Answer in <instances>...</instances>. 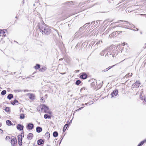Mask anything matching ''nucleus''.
Segmentation results:
<instances>
[{"label": "nucleus", "mask_w": 146, "mask_h": 146, "mask_svg": "<svg viewBox=\"0 0 146 146\" xmlns=\"http://www.w3.org/2000/svg\"><path fill=\"white\" fill-rule=\"evenodd\" d=\"M108 57H115L118 54L117 49L114 46H111L107 48Z\"/></svg>", "instance_id": "nucleus-1"}, {"label": "nucleus", "mask_w": 146, "mask_h": 146, "mask_svg": "<svg viewBox=\"0 0 146 146\" xmlns=\"http://www.w3.org/2000/svg\"><path fill=\"white\" fill-rule=\"evenodd\" d=\"M39 30L43 34L48 35L50 34L51 30L47 25L44 23L39 24L38 25Z\"/></svg>", "instance_id": "nucleus-2"}, {"label": "nucleus", "mask_w": 146, "mask_h": 146, "mask_svg": "<svg viewBox=\"0 0 146 146\" xmlns=\"http://www.w3.org/2000/svg\"><path fill=\"white\" fill-rule=\"evenodd\" d=\"M11 141L12 146H15L17 143V141L16 139L14 136H12L11 138Z\"/></svg>", "instance_id": "nucleus-3"}, {"label": "nucleus", "mask_w": 146, "mask_h": 146, "mask_svg": "<svg viewBox=\"0 0 146 146\" xmlns=\"http://www.w3.org/2000/svg\"><path fill=\"white\" fill-rule=\"evenodd\" d=\"M120 22H122L123 23H122L121 24V25H125L122 26H124V27H126L127 28V27H129V26L128 24H129V25H131V24H130V23L127 21L122 20L119 21L118 22H115V23H120Z\"/></svg>", "instance_id": "nucleus-4"}, {"label": "nucleus", "mask_w": 146, "mask_h": 146, "mask_svg": "<svg viewBox=\"0 0 146 146\" xmlns=\"http://www.w3.org/2000/svg\"><path fill=\"white\" fill-rule=\"evenodd\" d=\"M41 110H44V111L45 113L46 112V111L49 110V108L44 104H42L41 105Z\"/></svg>", "instance_id": "nucleus-5"}, {"label": "nucleus", "mask_w": 146, "mask_h": 146, "mask_svg": "<svg viewBox=\"0 0 146 146\" xmlns=\"http://www.w3.org/2000/svg\"><path fill=\"white\" fill-rule=\"evenodd\" d=\"M6 31L7 30L5 29H0V35H1L3 37H5L6 36L5 33Z\"/></svg>", "instance_id": "nucleus-6"}, {"label": "nucleus", "mask_w": 146, "mask_h": 146, "mask_svg": "<svg viewBox=\"0 0 146 146\" xmlns=\"http://www.w3.org/2000/svg\"><path fill=\"white\" fill-rule=\"evenodd\" d=\"M141 84L140 82L139 81H136L135 83H134V84L132 85V86L133 87V88H138L139 85Z\"/></svg>", "instance_id": "nucleus-7"}, {"label": "nucleus", "mask_w": 146, "mask_h": 146, "mask_svg": "<svg viewBox=\"0 0 146 146\" xmlns=\"http://www.w3.org/2000/svg\"><path fill=\"white\" fill-rule=\"evenodd\" d=\"M107 48L105 49L104 50H103L100 53V55L101 56H104L105 55V57H108V54H107Z\"/></svg>", "instance_id": "nucleus-8"}, {"label": "nucleus", "mask_w": 146, "mask_h": 146, "mask_svg": "<svg viewBox=\"0 0 146 146\" xmlns=\"http://www.w3.org/2000/svg\"><path fill=\"white\" fill-rule=\"evenodd\" d=\"M118 94V91L117 90H115L113 91L111 94V95L112 97H114L115 96H117V95Z\"/></svg>", "instance_id": "nucleus-9"}, {"label": "nucleus", "mask_w": 146, "mask_h": 146, "mask_svg": "<svg viewBox=\"0 0 146 146\" xmlns=\"http://www.w3.org/2000/svg\"><path fill=\"white\" fill-rule=\"evenodd\" d=\"M27 128L29 130H32L34 127L33 124L30 123H29L27 125Z\"/></svg>", "instance_id": "nucleus-10"}, {"label": "nucleus", "mask_w": 146, "mask_h": 146, "mask_svg": "<svg viewBox=\"0 0 146 146\" xmlns=\"http://www.w3.org/2000/svg\"><path fill=\"white\" fill-rule=\"evenodd\" d=\"M33 134L32 133H30L28 135H27V139L28 140H30L32 139L33 137Z\"/></svg>", "instance_id": "nucleus-11"}, {"label": "nucleus", "mask_w": 146, "mask_h": 146, "mask_svg": "<svg viewBox=\"0 0 146 146\" xmlns=\"http://www.w3.org/2000/svg\"><path fill=\"white\" fill-rule=\"evenodd\" d=\"M23 127L24 126L23 125L20 124H18L17 127V129L21 131L23 130Z\"/></svg>", "instance_id": "nucleus-12"}, {"label": "nucleus", "mask_w": 146, "mask_h": 146, "mask_svg": "<svg viewBox=\"0 0 146 146\" xmlns=\"http://www.w3.org/2000/svg\"><path fill=\"white\" fill-rule=\"evenodd\" d=\"M44 141L42 139H39L37 141V144L38 145H40L44 143Z\"/></svg>", "instance_id": "nucleus-13"}, {"label": "nucleus", "mask_w": 146, "mask_h": 146, "mask_svg": "<svg viewBox=\"0 0 146 146\" xmlns=\"http://www.w3.org/2000/svg\"><path fill=\"white\" fill-rule=\"evenodd\" d=\"M82 35L81 33L78 31L75 33V34L74 37L76 38H78L81 35Z\"/></svg>", "instance_id": "nucleus-14"}, {"label": "nucleus", "mask_w": 146, "mask_h": 146, "mask_svg": "<svg viewBox=\"0 0 146 146\" xmlns=\"http://www.w3.org/2000/svg\"><path fill=\"white\" fill-rule=\"evenodd\" d=\"M80 91L82 93H85L88 92V89L86 87H83L80 89Z\"/></svg>", "instance_id": "nucleus-15"}, {"label": "nucleus", "mask_w": 146, "mask_h": 146, "mask_svg": "<svg viewBox=\"0 0 146 146\" xmlns=\"http://www.w3.org/2000/svg\"><path fill=\"white\" fill-rule=\"evenodd\" d=\"M84 30H85V29L84 28V27H82L80 28L78 31L80 32V33H81V34L82 35V34L85 32V31H84Z\"/></svg>", "instance_id": "nucleus-16"}, {"label": "nucleus", "mask_w": 146, "mask_h": 146, "mask_svg": "<svg viewBox=\"0 0 146 146\" xmlns=\"http://www.w3.org/2000/svg\"><path fill=\"white\" fill-rule=\"evenodd\" d=\"M19 104L18 101L16 100H14L13 102H11V104L13 105H17Z\"/></svg>", "instance_id": "nucleus-17"}, {"label": "nucleus", "mask_w": 146, "mask_h": 146, "mask_svg": "<svg viewBox=\"0 0 146 146\" xmlns=\"http://www.w3.org/2000/svg\"><path fill=\"white\" fill-rule=\"evenodd\" d=\"M87 76L86 74L84 73L80 76V77L81 78L85 79L87 78Z\"/></svg>", "instance_id": "nucleus-18"}, {"label": "nucleus", "mask_w": 146, "mask_h": 146, "mask_svg": "<svg viewBox=\"0 0 146 146\" xmlns=\"http://www.w3.org/2000/svg\"><path fill=\"white\" fill-rule=\"evenodd\" d=\"M42 130V128L40 127H36V131L38 133H39L41 132Z\"/></svg>", "instance_id": "nucleus-19"}, {"label": "nucleus", "mask_w": 146, "mask_h": 146, "mask_svg": "<svg viewBox=\"0 0 146 146\" xmlns=\"http://www.w3.org/2000/svg\"><path fill=\"white\" fill-rule=\"evenodd\" d=\"M50 133L48 132H46L45 134V137L47 139H49L50 137Z\"/></svg>", "instance_id": "nucleus-20"}, {"label": "nucleus", "mask_w": 146, "mask_h": 146, "mask_svg": "<svg viewBox=\"0 0 146 146\" xmlns=\"http://www.w3.org/2000/svg\"><path fill=\"white\" fill-rule=\"evenodd\" d=\"M119 6L120 7V8H122V9H124L126 7V4L125 3H124L120 5Z\"/></svg>", "instance_id": "nucleus-21"}, {"label": "nucleus", "mask_w": 146, "mask_h": 146, "mask_svg": "<svg viewBox=\"0 0 146 146\" xmlns=\"http://www.w3.org/2000/svg\"><path fill=\"white\" fill-rule=\"evenodd\" d=\"M6 123L8 125H13V123L9 120H7L6 121Z\"/></svg>", "instance_id": "nucleus-22"}, {"label": "nucleus", "mask_w": 146, "mask_h": 146, "mask_svg": "<svg viewBox=\"0 0 146 146\" xmlns=\"http://www.w3.org/2000/svg\"><path fill=\"white\" fill-rule=\"evenodd\" d=\"M51 116V115H49L47 114H44V117L45 119H50Z\"/></svg>", "instance_id": "nucleus-23"}, {"label": "nucleus", "mask_w": 146, "mask_h": 146, "mask_svg": "<svg viewBox=\"0 0 146 146\" xmlns=\"http://www.w3.org/2000/svg\"><path fill=\"white\" fill-rule=\"evenodd\" d=\"M13 98V94H9L7 96V98L9 100H11Z\"/></svg>", "instance_id": "nucleus-24"}, {"label": "nucleus", "mask_w": 146, "mask_h": 146, "mask_svg": "<svg viewBox=\"0 0 146 146\" xmlns=\"http://www.w3.org/2000/svg\"><path fill=\"white\" fill-rule=\"evenodd\" d=\"M58 133L57 131H55L53 133V136L54 137H56L58 136Z\"/></svg>", "instance_id": "nucleus-25"}, {"label": "nucleus", "mask_w": 146, "mask_h": 146, "mask_svg": "<svg viewBox=\"0 0 146 146\" xmlns=\"http://www.w3.org/2000/svg\"><path fill=\"white\" fill-rule=\"evenodd\" d=\"M69 126V125L68 124H66L64 127L63 129V132H65L66 129L68 126Z\"/></svg>", "instance_id": "nucleus-26"}, {"label": "nucleus", "mask_w": 146, "mask_h": 146, "mask_svg": "<svg viewBox=\"0 0 146 146\" xmlns=\"http://www.w3.org/2000/svg\"><path fill=\"white\" fill-rule=\"evenodd\" d=\"M29 98L31 100L34 99L35 96L33 94H30L29 96Z\"/></svg>", "instance_id": "nucleus-27"}, {"label": "nucleus", "mask_w": 146, "mask_h": 146, "mask_svg": "<svg viewBox=\"0 0 146 146\" xmlns=\"http://www.w3.org/2000/svg\"><path fill=\"white\" fill-rule=\"evenodd\" d=\"M80 44L78 43V44L76 46L75 49L76 50L80 49Z\"/></svg>", "instance_id": "nucleus-28"}, {"label": "nucleus", "mask_w": 146, "mask_h": 146, "mask_svg": "<svg viewBox=\"0 0 146 146\" xmlns=\"http://www.w3.org/2000/svg\"><path fill=\"white\" fill-rule=\"evenodd\" d=\"M46 67H42V68H41L40 69V71L41 72H43L46 70Z\"/></svg>", "instance_id": "nucleus-29"}, {"label": "nucleus", "mask_w": 146, "mask_h": 146, "mask_svg": "<svg viewBox=\"0 0 146 146\" xmlns=\"http://www.w3.org/2000/svg\"><path fill=\"white\" fill-rule=\"evenodd\" d=\"M86 97V95H84V96H82L80 97H79L78 98V100H82L83 98H85Z\"/></svg>", "instance_id": "nucleus-30"}, {"label": "nucleus", "mask_w": 146, "mask_h": 146, "mask_svg": "<svg viewBox=\"0 0 146 146\" xmlns=\"http://www.w3.org/2000/svg\"><path fill=\"white\" fill-rule=\"evenodd\" d=\"M22 138H21L20 140L18 141V144L19 146H21L22 145Z\"/></svg>", "instance_id": "nucleus-31"}, {"label": "nucleus", "mask_w": 146, "mask_h": 146, "mask_svg": "<svg viewBox=\"0 0 146 146\" xmlns=\"http://www.w3.org/2000/svg\"><path fill=\"white\" fill-rule=\"evenodd\" d=\"M40 67V65L39 64H37L36 66H35V68L36 69H38Z\"/></svg>", "instance_id": "nucleus-32"}, {"label": "nucleus", "mask_w": 146, "mask_h": 146, "mask_svg": "<svg viewBox=\"0 0 146 146\" xmlns=\"http://www.w3.org/2000/svg\"><path fill=\"white\" fill-rule=\"evenodd\" d=\"M20 118L21 119H24L25 118V116L24 114H21L20 115Z\"/></svg>", "instance_id": "nucleus-33"}, {"label": "nucleus", "mask_w": 146, "mask_h": 146, "mask_svg": "<svg viewBox=\"0 0 146 146\" xmlns=\"http://www.w3.org/2000/svg\"><path fill=\"white\" fill-rule=\"evenodd\" d=\"M99 44H100V41L98 42L95 45V48L94 49H96L98 48V45Z\"/></svg>", "instance_id": "nucleus-34"}, {"label": "nucleus", "mask_w": 146, "mask_h": 146, "mask_svg": "<svg viewBox=\"0 0 146 146\" xmlns=\"http://www.w3.org/2000/svg\"><path fill=\"white\" fill-rule=\"evenodd\" d=\"M6 91L5 90H3L1 92V94L2 95H4L6 94Z\"/></svg>", "instance_id": "nucleus-35"}, {"label": "nucleus", "mask_w": 146, "mask_h": 146, "mask_svg": "<svg viewBox=\"0 0 146 146\" xmlns=\"http://www.w3.org/2000/svg\"><path fill=\"white\" fill-rule=\"evenodd\" d=\"M121 27L123 28H126L127 29H129V28H127L126 27H124V26L123 27L122 26H119V25L115 26L113 27V28H115L116 27Z\"/></svg>", "instance_id": "nucleus-36"}, {"label": "nucleus", "mask_w": 146, "mask_h": 146, "mask_svg": "<svg viewBox=\"0 0 146 146\" xmlns=\"http://www.w3.org/2000/svg\"><path fill=\"white\" fill-rule=\"evenodd\" d=\"M80 83H81L80 80H77V81H76L75 84L76 85H78L80 84Z\"/></svg>", "instance_id": "nucleus-37"}, {"label": "nucleus", "mask_w": 146, "mask_h": 146, "mask_svg": "<svg viewBox=\"0 0 146 146\" xmlns=\"http://www.w3.org/2000/svg\"><path fill=\"white\" fill-rule=\"evenodd\" d=\"M115 32H113L111 35H109V37H113L114 35L115 36Z\"/></svg>", "instance_id": "nucleus-38"}, {"label": "nucleus", "mask_w": 146, "mask_h": 146, "mask_svg": "<svg viewBox=\"0 0 146 146\" xmlns=\"http://www.w3.org/2000/svg\"><path fill=\"white\" fill-rule=\"evenodd\" d=\"M5 111L7 112H8L10 110V108H9V107H6L5 108Z\"/></svg>", "instance_id": "nucleus-39"}, {"label": "nucleus", "mask_w": 146, "mask_h": 146, "mask_svg": "<svg viewBox=\"0 0 146 146\" xmlns=\"http://www.w3.org/2000/svg\"><path fill=\"white\" fill-rule=\"evenodd\" d=\"M130 24H131V25L130 24H128V25H129V27H130V28H135V26L133 25L132 24H131V23H130Z\"/></svg>", "instance_id": "nucleus-40"}, {"label": "nucleus", "mask_w": 146, "mask_h": 146, "mask_svg": "<svg viewBox=\"0 0 146 146\" xmlns=\"http://www.w3.org/2000/svg\"><path fill=\"white\" fill-rule=\"evenodd\" d=\"M24 137V136H23V137ZM23 137L22 135H19L18 136V140H20V139H21V138H22V137Z\"/></svg>", "instance_id": "nucleus-41"}, {"label": "nucleus", "mask_w": 146, "mask_h": 146, "mask_svg": "<svg viewBox=\"0 0 146 146\" xmlns=\"http://www.w3.org/2000/svg\"><path fill=\"white\" fill-rule=\"evenodd\" d=\"M117 64H115L114 65H113V66H109L108 68H107L108 70H109L111 68H112L113 66H115Z\"/></svg>", "instance_id": "nucleus-42"}, {"label": "nucleus", "mask_w": 146, "mask_h": 146, "mask_svg": "<svg viewBox=\"0 0 146 146\" xmlns=\"http://www.w3.org/2000/svg\"><path fill=\"white\" fill-rule=\"evenodd\" d=\"M146 141V139L144 140L143 141H141L140 143L142 145H143V144Z\"/></svg>", "instance_id": "nucleus-43"}, {"label": "nucleus", "mask_w": 146, "mask_h": 146, "mask_svg": "<svg viewBox=\"0 0 146 146\" xmlns=\"http://www.w3.org/2000/svg\"><path fill=\"white\" fill-rule=\"evenodd\" d=\"M95 43V42L92 41L90 44L91 45H92V48L93 47H94L93 45H94V44Z\"/></svg>", "instance_id": "nucleus-44"}, {"label": "nucleus", "mask_w": 146, "mask_h": 146, "mask_svg": "<svg viewBox=\"0 0 146 146\" xmlns=\"http://www.w3.org/2000/svg\"><path fill=\"white\" fill-rule=\"evenodd\" d=\"M90 24V23H87L85 24L84 26H83L82 27H84V28L85 29V27L89 24Z\"/></svg>", "instance_id": "nucleus-45"}, {"label": "nucleus", "mask_w": 146, "mask_h": 146, "mask_svg": "<svg viewBox=\"0 0 146 146\" xmlns=\"http://www.w3.org/2000/svg\"><path fill=\"white\" fill-rule=\"evenodd\" d=\"M40 100L42 102H44L45 100H44V98L43 97H42L41 98Z\"/></svg>", "instance_id": "nucleus-46"}, {"label": "nucleus", "mask_w": 146, "mask_h": 146, "mask_svg": "<svg viewBox=\"0 0 146 146\" xmlns=\"http://www.w3.org/2000/svg\"><path fill=\"white\" fill-rule=\"evenodd\" d=\"M122 32V31H116L115 33V34L116 33L118 34H120V33H121Z\"/></svg>", "instance_id": "nucleus-47"}, {"label": "nucleus", "mask_w": 146, "mask_h": 146, "mask_svg": "<svg viewBox=\"0 0 146 146\" xmlns=\"http://www.w3.org/2000/svg\"><path fill=\"white\" fill-rule=\"evenodd\" d=\"M130 30H132L133 31H137L139 30V29L137 28H136V29H130Z\"/></svg>", "instance_id": "nucleus-48"}, {"label": "nucleus", "mask_w": 146, "mask_h": 146, "mask_svg": "<svg viewBox=\"0 0 146 146\" xmlns=\"http://www.w3.org/2000/svg\"><path fill=\"white\" fill-rule=\"evenodd\" d=\"M45 113H48L50 114H51L52 113V112L50 111H47Z\"/></svg>", "instance_id": "nucleus-49"}, {"label": "nucleus", "mask_w": 146, "mask_h": 146, "mask_svg": "<svg viewBox=\"0 0 146 146\" xmlns=\"http://www.w3.org/2000/svg\"><path fill=\"white\" fill-rule=\"evenodd\" d=\"M83 108H84L83 107H81L80 108H79L78 109L76 110V111H78L79 110H82V109H83Z\"/></svg>", "instance_id": "nucleus-50"}, {"label": "nucleus", "mask_w": 146, "mask_h": 146, "mask_svg": "<svg viewBox=\"0 0 146 146\" xmlns=\"http://www.w3.org/2000/svg\"><path fill=\"white\" fill-rule=\"evenodd\" d=\"M11 139V138L9 136H7L6 137L5 139L6 140Z\"/></svg>", "instance_id": "nucleus-51"}, {"label": "nucleus", "mask_w": 146, "mask_h": 146, "mask_svg": "<svg viewBox=\"0 0 146 146\" xmlns=\"http://www.w3.org/2000/svg\"><path fill=\"white\" fill-rule=\"evenodd\" d=\"M130 73H129L127 74L125 76V77H126L127 78V77H128L129 76Z\"/></svg>", "instance_id": "nucleus-52"}, {"label": "nucleus", "mask_w": 146, "mask_h": 146, "mask_svg": "<svg viewBox=\"0 0 146 146\" xmlns=\"http://www.w3.org/2000/svg\"><path fill=\"white\" fill-rule=\"evenodd\" d=\"M93 104V103H90V102H88V103H85V105H86L87 106V105H88V104H89V105H91V104Z\"/></svg>", "instance_id": "nucleus-53"}, {"label": "nucleus", "mask_w": 146, "mask_h": 146, "mask_svg": "<svg viewBox=\"0 0 146 146\" xmlns=\"http://www.w3.org/2000/svg\"><path fill=\"white\" fill-rule=\"evenodd\" d=\"M108 70L107 68L105 69L104 70H103L102 71V72H106V71H107Z\"/></svg>", "instance_id": "nucleus-54"}, {"label": "nucleus", "mask_w": 146, "mask_h": 146, "mask_svg": "<svg viewBox=\"0 0 146 146\" xmlns=\"http://www.w3.org/2000/svg\"><path fill=\"white\" fill-rule=\"evenodd\" d=\"M140 99L142 100H144V99H146V98H145V97H143V96L141 98H140Z\"/></svg>", "instance_id": "nucleus-55"}, {"label": "nucleus", "mask_w": 146, "mask_h": 146, "mask_svg": "<svg viewBox=\"0 0 146 146\" xmlns=\"http://www.w3.org/2000/svg\"><path fill=\"white\" fill-rule=\"evenodd\" d=\"M143 103L144 104H146V99H144V100L143 101Z\"/></svg>", "instance_id": "nucleus-56"}, {"label": "nucleus", "mask_w": 146, "mask_h": 146, "mask_svg": "<svg viewBox=\"0 0 146 146\" xmlns=\"http://www.w3.org/2000/svg\"><path fill=\"white\" fill-rule=\"evenodd\" d=\"M0 133L1 134H3V131L1 129H0Z\"/></svg>", "instance_id": "nucleus-57"}, {"label": "nucleus", "mask_w": 146, "mask_h": 146, "mask_svg": "<svg viewBox=\"0 0 146 146\" xmlns=\"http://www.w3.org/2000/svg\"><path fill=\"white\" fill-rule=\"evenodd\" d=\"M61 140H60V143L59 144H60V143H61V141H62V139H63V137H62H62H61Z\"/></svg>", "instance_id": "nucleus-58"}, {"label": "nucleus", "mask_w": 146, "mask_h": 146, "mask_svg": "<svg viewBox=\"0 0 146 146\" xmlns=\"http://www.w3.org/2000/svg\"><path fill=\"white\" fill-rule=\"evenodd\" d=\"M142 94L141 92V93L140 95V98H141V97H142Z\"/></svg>", "instance_id": "nucleus-59"}, {"label": "nucleus", "mask_w": 146, "mask_h": 146, "mask_svg": "<svg viewBox=\"0 0 146 146\" xmlns=\"http://www.w3.org/2000/svg\"><path fill=\"white\" fill-rule=\"evenodd\" d=\"M18 92H21L22 90H17Z\"/></svg>", "instance_id": "nucleus-60"}, {"label": "nucleus", "mask_w": 146, "mask_h": 146, "mask_svg": "<svg viewBox=\"0 0 146 146\" xmlns=\"http://www.w3.org/2000/svg\"><path fill=\"white\" fill-rule=\"evenodd\" d=\"M142 145H141V144L140 143H139L138 145H137V146H142Z\"/></svg>", "instance_id": "nucleus-61"}, {"label": "nucleus", "mask_w": 146, "mask_h": 146, "mask_svg": "<svg viewBox=\"0 0 146 146\" xmlns=\"http://www.w3.org/2000/svg\"><path fill=\"white\" fill-rule=\"evenodd\" d=\"M72 120H70L69 122V124L71 123L72 122Z\"/></svg>", "instance_id": "nucleus-62"}, {"label": "nucleus", "mask_w": 146, "mask_h": 146, "mask_svg": "<svg viewBox=\"0 0 146 146\" xmlns=\"http://www.w3.org/2000/svg\"><path fill=\"white\" fill-rule=\"evenodd\" d=\"M47 94H46V95H45V97H46V98H47Z\"/></svg>", "instance_id": "nucleus-63"}, {"label": "nucleus", "mask_w": 146, "mask_h": 146, "mask_svg": "<svg viewBox=\"0 0 146 146\" xmlns=\"http://www.w3.org/2000/svg\"><path fill=\"white\" fill-rule=\"evenodd\" d=\"M62 60V58H60L59 59V60L60 61H61V60Z\"/></svg>", "instance_id": "nucleus-64"}]
</instances>
